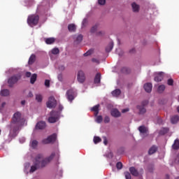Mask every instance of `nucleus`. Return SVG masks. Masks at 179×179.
Returning <instances> with one entry per match:
<instances>
[{"instance_id": "nucleus-1", "label": "nucleus", "mask_w": 179, "mask_h": 179, "mask_svg": "<svg viewBox=\"0 0 179 179\" xmlns=\"http://www.w3.org/2000/svg\"><path fill=\"white\" fill-rule=\"evenodd\" d=\"M24 119L22 117L20 112H16L13 114L10 124V131L9 136L10 138H16L17 136V131L20 129V127L23 125Z\"/></svg>"}, {"instance_id": "nucleus-2", "label": "nucleus", "mask_w": 179, "mask_h": 179, "mask_svg": "<svg viewBox=\"0 0 179 179\" xmlns=\"http://www.w3.org/2000/svg\"><path fill=\"white\" fill-rule=\"evenodd\" d=\"M44 157V155L43 154H38L35 159H34V164L31 166V169L29 171V173H34L36 170H38L40 169V160Z\"/></svg>"}, {"instance_id": "nucleus-3", "label": "nucleus", "mask_w": 179, "mask_h": 179, "mask_svg": "<svg viewBox=\"0 0 179 179\" xmlns=\"http://www.w3.org/2000/svg\"><path fill=\"white\" fill-rule=\"evenodd\" d=\"M59 112L57 110H52L50 113V117L48 119V122L50 124H55V122H58L59 120Z\"/></svg>"}, {"instance_id": "nucleus-4", "label": "nucleus", "mask_w": 179, "mask_h": 179, "mask_svg": "<svg viewBox=\"0 0 179 179\" xmlns=\"http://www.w3.org/2000/svg\"><path fill=\"white\" fill-rule=\"evenodd\" d=\"M40 17L38 15H31L28 17L27 23L29 26H36L38 24Z\"/></svg>"}, {"instance_id": "nucleus-5", "label": "nucleus", "mask_w": 179, "mask_h": 179, "mask_svg": "<svg viewBox=\"0 0 179 179\" xmlns=\"http://www.w3.org/2000/svg\"><path fill=\"white\" fill-rule=\"evenodd\" d=\"M54 157H55V152H52L50 155V156L45 158L42 161L41 159H40V169H43V167H45L47 164H49V163H51V161L52 160V159H54Z\"/></svg>"}, {"instance_id": "nucleus-6", "label": "nucleus", "mask_w": 179, "mask_h": 179, "mask_svg": "<svg viewBox=\"0 0 179 179\" xmlns=\"http://www.w3.org/2000/svg\"><path fill=\"white\" fill-rule=\"evenodd\" d=\"M57 141V134H53L49 136L47 138H45L42 141V143L44 145H48V143H54Z\"/></svg>"}, {"instance_id": "nucleus-7", "label": "nucleus", "mask_w": 179, "mask_h": 179, "mask_svg": "<svg viewBox=\"0 0 179 179\" xmlns=\"http://www.w3.org/2000/svg\"><path fill=\"white\" fill-rule=\"evenodd\" d=\"M46 106L48 108H55L57 107V100L53 96L49 97Z\"/></svg>"}, {"instance_id": "nucleus-8", "label": "nucleus", "mask_w": 179, "mask_h": 179, "mask_svg": "<svg viewBox=\"0 0 179 179\" xmlns=\"http://www.w3.org/2000/svg\"><path fill=\"white\" fill-rule=\"evenodd\" d=\"M20 76H11L8 80V83L10 87H13V85H15V83H17V82L19 80H20Z\"/></svg>"}, {"instance_id": "nucleus-9", "label": "nucleus", "mask_w": 179, "mask_h": 179, "mask_svg": "<svg viewBox=\"0 0 179 179\" xmlns=\"http://www.w3.org/2000/svg\"><path fill=\"white\" fill-rule=\"evenodd\" d=\"M77 79L79 83H83L86 80V76H85V73L83 71L78 72Z\"/></svg>"}, {"instance_id": "nucleus-10", "label": "nucleus", "mask_w": 179, "mask_h": 179, "mask_svg": "<svg viewBox=\"0 0 179 179\" xmlns=\"http://www.w3.org/2000/svg\"><path fill=\"white\" fill-rule=\"evenodd\" d=\"M74 96H75V91L71 89L66 92V97L69 101H71V103H72V101L74 100L75 99Z\"/></svg>"}, {"instance_id": "nucleus-11", "label": "nucleus", "mask_w": 179, "mask_h": 179, "mask_svg": "<svg viewBox=\"0 0 179 179\" xmlns=\"http://www.w3.org/2000/svg\"><path fill=\"white\" fill-rule=\"evenodd\" d=\"M110 115L115 118H118L119 117H121V112L117 108H113L110 111Z\"/></svg>"}, {"instance_id": "nucleus-12", "label": "nucleus", "mask_w": 179, "mask_h": 179, "mask_svg": "<svg viewBox=\"0 0 179 179\" xmlns=\"http://www.w3.org/2000/svg\"><path fill=\"white\" fill-rule=\"evenodd\" d=\"M46 127L45 122L40 121L36 124V129H44Z\"/></svg>"}, {"instance_id": "nucleus-13", "label": "nucleus", "mask_w": 179, "mask_h": 179, "mask_svg": "<svg viewBox=\"0 0 179 179\" xmlns=\"http://www.w3.org/2000/svg\"><path fill=\"white\" fill-rule=\"evenodd\" d=\"M152 83H147L144 85V90H145V92H147V93H150V92H152Z\"/></svg>"}, {"instance_id": "nucleus-14", "label": "nucleus", "mask_w": 179, "mask_h": 179, "mask_svg": "<svg viewBox=\"0 0 179 179\" xmlns=\"http://www.w3.org/2000/svg\"><path fill=\"white\" fill-rule=\"evenodd\" d=\"M129 171L134 177H138V176H139V172H138V170L134 166L129 168Z\"/></svg>"}, {"instance_id": "nucleus-15", "label": "nucleus", "mask_w": 179, "mask_h": 179, "mask_svg": "<svg viewBox=\"0 0 179 179\" xmlns=\"http://www.w3.org/2000/svg\"><path fill=\"white\" fill-rule=\"evenodd\" d=\"M101 81V73H98L95 76L94 83L95 84L100 83Z\"/></svg>"}, {"instance_id": "nucleus-16", "label": "nucleus", "mask_w": 179, "mask_h": 179, "mask_svg": "<svg viewBox=\"0 0 179 179\" xmlns=\"http://www.w3.org/2000/svg\"><path fill=\"white\" fill-rule=\"evenodd\" d=\"M99 108H100V105L97 104L91 108V111H94L95 117H97V115H99Z\"/></svg>"}, {"instance_id": "nucleus-17", "label": "nucleus", "mask_w": 179, "mask_h": 179, "mask_svg": "<svg viewBox=\"0 0 179 179\" xmlns=\"http://www.w3.org/2000/svg\"><path fill=\"white\" fill-rule=\"evenodd\" d=\"M172 149H173V150H178V149H179V140L178 139H176L174 141V143L172 145Z\"/></svg>"}, {"instance_id": "nucleus-18", "label": "nucleus", "mask_w": 179, "mask_h": 179, "mask_svg": "<svg viewBox=\"0 0 179 179\" xmlns=\"http://www.w3.org/2000/svg\"><path fill=\"white\" fill-rule=\"evenodd\" d=\"M114 48V42L111 41L108 46L106 48V52H110V51Z\"/></svg>"}, {"instance_id": "nucleus-19", "label": "nucleus", "mask_w": 179, "mask_h": 179, "mask_svg": "<svg viewBox=\"0 0 179 179\" xmlns=\"http://www.w3.org/2000/svg\"><path fill=\"white\" fill-rule=\"evenodd\" d=\"M36 62V55H31L29 57L28 64L29 65H33Z\"/></svg>"}, {"instance_id": "nucleus-20", "label": "nucleus", "mask_w": 179, "mask_h": 179, "mask_svg": "<svg viewBox=\"0 0 179 179\" xmlns=\"http://www.w3.org/2000/svg\"><path fill=\"white\" fill-rule=\"evenodd\" d=\"M131 8H132L133 12H139L140 6L139 5L136 4V3H133L131 4Z\"/></svg>"}, {"instance_id": "nucleus-21", "label": "nucleus", "mask_w": 179, "mask_h": 179, "mask_svg": "<svg viewBox=\"0 0 179 179\" xmlns=\"http://www.w3.org/2000/svg\"><path fill=\"white\" fill-rule=\"evenodd\" d=\"M162 73H163V72H161L159 73V75H157L155 77V82H162V80H163Z\"/></svg>"}, {"instance_id": "nucleus-22", "label": "nucleus", "mask_w": 179, "mask_h": 179, "mask_svg": "<svg viewBox=\"0 0 179 179\" xmlns=\"http://www.w3.org/2000/svg\"><path fill=\"white\" fill-rule=\"evenodd\" d=\"M156 152H157V147L155 145H153L150 148L148 151V154L153 155L154 153H156Z\"/></svg>"}, {"instance_id": "nucleus-23", "label": "nucleus", "mask_w": 179, "mask_h": 179, "mask_svg": "<svg viewBox=\"0 0 179 179\" xmlns=\"http://www.w3.org/2000/svg\"><path fill=\"white\" fill-rule=\"evenodd\" d=\"M37 80V74L34 73L30 78V83L31 85H34V83H36V81Z\"/></svg>"}, {"instance_id": "nucleus-24", "label": "nucleus", "mask_w": 179, "mask_h": 179, "mask_svg": "<svg viewBox=\"0 0 179 179\" xmlns=\"http://www.w3.org/2000/svg\"><path fill=\"white\" fill-rule=\"evenodd\" d=\"M69 31H76V25L75 24H70L68 26Z\"/></svg>"}, {"instance_id": "nucleus-25", "label": "nucleus", "mask_w": 179, "mask_h": 179, "mask_svg": "<svg viewBox=\"0 0 179 179\" xmlns=\"http://www.w3.org/2000/svg\"><path fill=\"white\" fill-rule=\"evenodd\" d=\"M120 94H121V90L120 89H116L112 92V95L114 96V97H118Z\"/></svg>"}, {"instance_id": "nucleus-26", "label": "nucleus", "mask_w": 179, "mask_h": 179, "mask_svg": "<svg viewBox=\"0 0 179 179\" xmlns=\"http://www.w3.org/2000/svg\"><path fill=\"white\" fill-rule=\"evenodd\" d=\"M138 131L141 134H146L148 132V129L145 126H140L138 127Z\"/></svg>"}, {"instance_id": "nucleus-27", "label": "nucleus", "mask_w": 179, "mask_h": 179, "mask_svg": "<svg viewBox=\"0 0 179 179\" xmlns=\"http://www.w3.org/2000/svg\"><path fill=\"white\" fill-rule=\"evenodd\" d=\"M179 120L178 115H174L171 118V122L172 124H177Z\"/></svg>"}, {"instance_id": "nucleus-28", "label": "nucleus", "mask_w": 179, "mask_h": 179, "mask_svg": "<svg viewBox=\"0 0 179 179\" xmlns=\"http://www.w3.org/2000/svg\"><path fill=\"white\" fill-rule=\"evenodd\" d=\"M46 44H54L55 43V38H48L45 39Z\"/></svg>"}, {"instance_id": "nucleus-29", "label": "nucleus", "mask_w": 179, "mask_h": 179, "mask_svg": "<svg viewBox=\"0 0 179 179\" xmlns=\"http://www.w3.org/2000/svg\"><path fill=\"white\" fill-rule=\"evenodd\" d=\"M164 90H166V86L164 85H161L157 88L158 93H163Z\"/></svg>"}, {"instance_id": "nucleus-30", "label": "nucleus", "mask_w": 179, "mask_h": 179, "mask_svg": "<svg viewBox=\"0 0 179 179\" xmlns=\"http://www.w3.org/2000/svg\"><path fill=\"white\" fill-rule=\"evenodd\" d=\"M137 108L139 110L140 114H145L146 113V108L144 106H138Z\"/></svg>"}, {"instance_id": "nucleus-31", "label": "nucleus", "mask_w": 179, "mask_h": 179, "mask_svg": "<svg viewBox=\"0 0 179 179\" xmlns=\"http://www.w3.org/2000/svg\"><path fill=\"white\" fill-rule=\"evenodd\" d=\"M31 146L33 149H36V148L38 146V141H37V140L32 141L31 143Z\"/></svg>"}, {"instance_id": "nucleus-32", "label": "nucleus", "mask_w": 179, "mask_h": 179, "mask_svg": "<svg viewBox=\"0 0 179 179\" xmlns=\"http://www.w3.org/2000/svg\"><path fill=\"white\" fill-rule=\"evenodd\" d=\"M36 100L38 103H41L43 101V95L40 94H36Z\"/></svg>"}, {"instance_id": "nucleus-33", "label": "nucleus", "mask_w": 179, "mask_h": 179, "mask_svg": "<svg viewBox=\"0 0 179 179\" xmlns=\"http://www.w3.org/2000/svg\"><path fill=\"white\" fill-rule=\"evenodd\" d=\"M74 38H76L75 41H76V43H80L82 40H83V36L82 34H79L78 36L74 37Z\"/></svg>"}, {"instance_id": "nucleus-34", "label": "nucleus", "mask_w": 179, "mask_h": 179, "mask_svg": "<svg viewBox=\"0 0 179 179\" xmlns=\"http://www.w3.org/2000/svg\"><path fill=\"white\" fill-rule=\"evenodd\" d=\"M10 92L9 90H2L1 91V94L2 96H9Z\"/></svg>"}, {"instance_id": "nucleus-35", "label": "nucleus", "mask_w": 179, "mask_h": 179, "mask_svg": "<svg viewBox=\"0 0 179 179\" xmlns=\"http://www.w3.org/2000/svg\"><path fill=\"white\" fill-rule=\"evenodd\" d=\"M101 142V138L99 136H94V143L95 145H97V143H100Z\"/></svg>"}, {"instance_id": "nucleus-36", "label": "nucleus", "mask_w": 179, "mask_h": 179, "mask_svg": "<svg viewBox=\"0 0 179 179\" xmlns=\"http://www.w3.org/2000/svg\"><path fill=\"white\" fill-rule=\"evenodd\" d=\"M93 54V50L90 49L88 51H87L85 53H84V57H89V55H92Z\"/></svg>"}, {"instance_id": "nucleus-37", "label": "nucleus", "mask_w": 179, "mask_h": 179, "mask_svg": "<svg viewBox=\"0 0 179 179\" xmlns=\"http://www.w3.org/2000/svg\"><path fill=\"white\" fill-rule=\"evenodd\" d=\"M52 54L54 55H57V54H59V49L55 48L52 50Z\"/></svg>"}, {"instance_id": "nucleus-38", "label": "nucleus", "mask_w": 179, "mask_h": 179, "mask_svg": "<svg viewBox=\"0 0 179 179\" xmlns=\"http://www.w3.org/2000/svg\"><path fill=\"white\" fill-rule=\"evenodd\" d=\"M102 121H103L102 115H99L96 117V122H98V124H100V122H102Z\"/></svg>"}, {"instance_id": "nucleus-39", "label": "nucleus", "mask_w": 179, "mask_h": 179, "mask_svg": "<svg viewBox=\"0 0 179 179\" xmlns=\"http://www.w3.org/2000/svg\"><path fill=\"white\" fill-rule=\"evenodd\" d=\"M96 31H97V25L92 27L90 30L91 33H96Z\"/></svg>"}, {"instance_id": "nucleus-40", "label": "nucleus", "mask_w": 179, "mask_h": 179, "mask_svg": "<svg viewBox=\"0 0 179 179\" xmlns=\"http://www.w3.org/2000/svg\"><path fill=\"white\" fill-rule=\"evenodd\" d=\"M116 167L117 169V170H121V169H122V162H117L116 164Z\"/></svg>"}, {"instance_id": "nucleus-41", "label": "nucleus", "mask_w": 179, "mask_h": 179, "mask_svg": "<svg viewBox=\"0 0 179 179\" xmlns=\"http://www.w3.org/2000/svg\"><path fill=\"white\" fill-rule=\"evenodd\" d=\"M167 83H168L169 86H173V85H174V80L173 79L170 78L168 80Z\"/></svg>"}, {"instance_id": "nucleus-42", "label": "nucleus", "mask_w": 179, "mask_h": 179, "mask_svg": "<svg viewBox=\"0 0 179 179\" xmlns=\"http://www.w3.org/2000/svg\"><path fill=\"white\" fill-rule=\"evenodd\" d=\"M124 176L126 179H131V173L129 172H124Z\"/></svg>"}, {"instance_id": "nucleus-43", "label": "nucleus", "mask_w": 179, "mask_h": 179, "mask_svg": "<svg viewBox=\"0 0 179 179\" xmlns=\"http://www.w3.org/2000/svg\"><path fill=\"white\" fill-rule=\"evenodd\" d=\"M148 104H149L148 101H143L141 103V107H145V106H148Z\"/></svg>"}, {"instance_id": "nucleus-44", "label": "nucleus", "mask_w": 179, "mask_h": 179, "mask_svg": "<svg viewBox=\"0 0 179 179\" xmlns=\"http://www.w3.org/2000/svg\"><path fill=\"white\" fill-rule=\"evenodd\" d=\"M169 131V129H163V130L160 131V134L162 135H164V134H167V132Z\"/></svg>"}, {"instance_id": "nucleus-45", "label": "nucleus", "mask_w": 179, "mask_h": 179, "mask_svg": "<svg viewBox=\"0 0 179 179\" xmlns=\"http://www.w3.org/2000/svg\"><path fill=\"white\" fill-rule=\"evenodd\" d=\"M104 122L105 124H108V122H110V117L108 116L104 117Z\"/></svg>"}, {"instance_id": "nucleus-46", "label": "nucleus", "mask_w": 179, "mask_h": 179, "mask_svg": "<svg viewBox=\"0 0 179 179\" xmlns=\"http://www.w3.org/2000/svg\"><path fill=\"white\" fill-rule=\"evenodd\" d=\"M99 5H106V0H98Z\"/></svg>"}, {"instance_id": "nucleus-47", "label": "nucleus", "mask_w": 179, "mask_h": 179, "mask_svg": "<svg viewBox=\"0 0 179 179\" xmlns=\"http://www.w3.org/2000/svg\"><path fill=\"white\" fill-rule=\"evenodd\" d=\"M45 86H46V87H50V80H45Z\"/></svg>"}, {"instance_id": "nucleus-48", "label": "nucleus", "mask_w": 179, "mask_h": 179, "mask_svg": "<svg viewBox=\"0 0 179 179\" xmlns=\"http://www.w3.org/2000/svg\"><path fill=\"white\" fill-rule=\"evenodd\" d=\"M92 62H95L96 64H100V61L96 58H92Z\"/></svg>"}, {"instance_id": "nucleus-49", "label": "nucleus", "mask_w": 179, "mask_h": 179, "mask_svg": "<svg viewBox=\"0 0 179 179\" xmlns=\"http://www.w3.org/2000/svg\"><path fill=\"white\" fill-rule=\"evenodd\" d=\"M105 34V32L103 31H99L97 34H96V36H104Z\"/></svg>"}, {"instance_id": "nucleus-50", "label": "nucleus", "mask_w": 179, "mask_h": 179, "mask_svg": "<svg viewBox=\"0 0 179 179\" xmlns=\"http://www.w3.org/2000/svg\"><path fill=\"white\" fill-rule=\"evenodd\" d=\"M103 143L104 145H107L108 143V141L107 140L106 137H103Z\"/></svg>"}, {"instance_id": "nucleus-51", "label": "nucleus", "mask_w": 179, "mask_h": 179, "mask_svg": "<svg viewBox=\"0 0 179 179\" xmlns=\"http://www.w3.org/2000/svg\"><path fill=\"white\" fill-rule=\"evenodd\" d=\"M25 76L27 77V78H30V76H31V73H30V72H27L26 73V74H25Z\"/></svg>"}, {"instance_id": "nucleus-52", "label": "nucleus", "mask_w": 179, "mask_h": 179, "mask_svg": "<svg viewBox=\"0 0 179 179\" xmlns=\"http://www.w3.org/2000/svg\"><path fill=\"white\" fill-rule=\"evenodd\" d=\"M175 163H179V154L176 156L175 159Z\"/></svg>"}, {"instance_id": "nucleus-53", "label": "nucleus", "mask_w": 179, "mask_h": 179, "mask_svg": "<svg viewBox=\"0 0 179 179\" xmlns=\"http://www.w3.org/2000/svg\"><path fill=\"white\" fill-rule=\"evenodd\" d=\"M128 111H129V108H124L122 110V113H128Z\"/></svg>"}, {"instance_id": "nucleus-54", "label": "nucleus", "mask_w": 179, "mask_h": 179, "mask_svg": "<svg viewBox=\"0 0 179 179\" xmlns=\"http://www.w3.org/2000/svg\"><path fill=\"white\" fill-rule=\"evenodd\" d=\"M28 97H33V93L31 92H29Z\"/></svg>"}, {"instance_id": "nucleus-55", "label": "nucleus", "mask_w": 179, "mask_h": 179, "mask_svg": "<svg viewBox=\"0 0 179 179\" xmlns=\"http://www.w3.org/2000/svg\"><path fill=\"white\" fill-rule=\"evenodd\" d=\"M59 69L61 71H64L65 69V67H64V66H62L59 67Z\"/></svg>"}, {"instance_id": "nucleus-56", "label": "nucleus", "mask_w": 179, "mask_h": 179, "mask_svg": "<svg viewBox=\"0 0 179 179\" xmlns=\"http://www.w3.org/2000/svg\"><path fill=\"white\" fill-rule=\"evenodd\" d=\"M21 104H22V106H24V104H26V101H21Z\"/></svg>"}, {"instance_id": "nucleus-57", "label": "nucleus", "mask_w": 179, "mask_h": 179, "mask_svg": "<svg viewBox=\"0 0 179 179\" xmlns=\"http://www.w3.org/2000/svg\"><path fill=\"white\" fill-rule=\"evenodd\" d=\"M64 107L62 106H59V110H60L62 111V110H63Z\"/></svg>"}, {"instance_id": "nucleus-58", "label": "nucleus", "mask_w": 179, "mask_h": 179, "mask_svg": "<svg viewBox=\"0 0 179 179\" xmlns=\"http://www.w3.org/2000/svg\"><path fill=\"white\" fill-rule=\"evenodd\" d=\"M6 104V103L3 102L2 104H1V107H5Z\"/></svg>"}, {"instance_id": "nucleus-59", "label": "nucleus", "mask_w": 179, "mask_h": 179, "mask_svg": "<svg viewBox=\"0 0 179 179\" xmlns=\"http://www.w3.org/2000/svg\"><path fill=\"white\" fill-rule=\"evenodd\" d=\"M166 179H170L169 175H166Z\"/></svg>"}, {"instance_id": "nucleus-60", "label": "nucleus", "mask_w": 179, "mask_h": 179, "mask_svg": "<svg viewBox=\"0 0 179 179\" xmlns=\"http://www.w3.org/2000/svg\"><path fill=\"white\" fill-rule=\"evenodd\" d=\"M177 111L179 113V106L177 107Z\"/></svg>"}, {"instance_id": "nucleus-61", "label": "nucleus", "mask_w": 179, "mask_h": 179, "mask_svg": "<svg viewBox=\"0 0 179 179\" xmlns=\"http://www.w3.org/2000/svg\"><path fill=\"white\" fill-rule=\"evenodd\" d=\"M133 51H135V50L132 49L131 50H130V52H133Z\"/></svg>"}, {"instance_id": "nucleus-62", "label": "nucleus", "mask_w": 179, "mask_h": 179, "mask_svg": "<svg viewBox=\"0 0 179 179\" xmlns=\"http://www.w3.org/2000/svg\"><path fill=\"white\" fill-rule=\"evenodd\" d=\"M176 179H179V177L176 178Z\"/></svg>"}, {"instance_id": "nucleus-63", "label": "nucleus", "mask_w": 179, "mask_h": 179, "mask_svg": "<svg viewBox=\"0 0 179 179\" xmlns=\"http://www.w3.org/2000/svg\"><path fill=\"white\" fill-rule=\"evenodd\" d=\"M1 129H0V135H1Z\"/></svg>"}]
</instances>
